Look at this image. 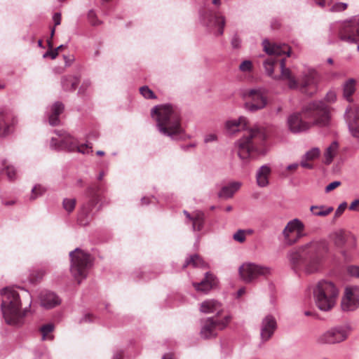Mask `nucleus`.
Masks as SVG:
<instances>
[{
  "label": "nucleus",
  "mask_w": 359,
  "mask_h": 359,
  "mask_svg": "<svg viewBox=\"0 0 359 359\" xmlns=\"http://www.w3.org/2000/svg\"><path fill=\"white\" fill-rule=\"evenodd\" d=\"M328 252L329 245L325 240L313 239L290 250L287 259L295 273L313 274L321 270Z\"/></svg>",
  "instance_id": "obj_1"
},
{
  "label": "nucleus",
  "mask_w": 359,
  "mask_h": 359,
  "mask_svg": "<svg viewBox=\"0 0 359 359\" xmlns=\"http://www.w3.org/2000/svg\"><path fill=\"white\" fill-rule=\"evenodd\" d=\"M23 292L21 297L13 287H4L1 291V310L5 322L8 325L22 326L25 323V317L30 311L31 295L27 290H23Z\"/></svg>",
  "instance_id": "obj_2"
},
{
  "label": "nucleus",
  "mask_w": 359,
  "mask_h": 359,
  "mask_svg": "<svg viewBox=\"0 0 359 359\" xmlns=\"http://www.w3.org/2000/svg\"><path fill=\"white\" fill-rule=\"evenodd\" d=\"M151 114L156 116L160 133L175 140L182 138L184 130L181 126L180 112L176 107L171 104L156 105L151 109Z\"/></svg>",
  "instance_id": "obj_3"
},
{
  "label": "nucleus",
  "mask_w": 359,
  "mask_h": 359,
  "mask_svg": "<svg viewBox=\"0 0 359 359\" xmlns=\"http://www.w3.org/2000/svg\"><path fill=\"white\" fill-rule=\"evenodd\" d=\"M266 139L267 135L263 128L255 127L247 130L243 137L235 143L238 156L242 160H247L254 155H266L268 151Z\"/></svg>",
  "instance_id": "obj_4"
},
{
  "label": "nucleus",
  "mask_w": 359,
  "mask_h": 359,
  "mask_svg": "<svg viewBox=\"0 0 359 359\" xmlns=\"http://www.w3.org/2000/svg\"><path fill=\"white\" fill-rule=\"evenodd\" d=\"M313 293L316 306L320 311L326 312L335 306L339 290L332 281L323 279L314 287Z\"/></svg>",
  "instance_id": "obj_5"
},
{
  "label": "nucleus",
  "mask_w": 359,
  "mask_h": 359,
  "mask_svg": "<svg viewBox=\"0 0 359 359\" xmlns=\"http://www.w3.org/2000/svg\"><path fill=\"white\" fill-rule=\"evenodd\" d=\"M302 115L313 126H328L331 119V107L323 100H313L302 107Z\"/></svg>",
  "instance_id": "obj_6"
},
{
  "label": "nucleus",
  "mask_w": 359,
  "mask_h": 359,
  "mask_svg": "<svg viewBox=\"0 0 359 359\" xmlns=\"http://www.w3.org/2000/svg\"><path fill=\"white\" fill-rule=\"evenodd\" d=\"M264 50L269 57L263 62L266 74L273 79L278 78L277 74H274L273 71L275 67L279 65V59L277 56L283 55H290V48L285 43H271L267 39H264L262 42Z\"/></svg>",
  "instance_id": "obj_7"
},
{
  "label": "nucleus",
  "mask_w": 359,
  "mask_h": 359,
  "mask_svg": "<svg viewBox=\"0 0 359 359\" xmlns=\"http://www.w3.org/2000/svg\"><path fill=\"white\" fill-rule=\"evenodd\" d=\"M71 261L70 271L78 283L87 277L88 270L91 265V259L89 253L76 248L69 252Z\"/></svg>",
  "instance_id": "obj_8"
},
{
  "label": "nucleus",
  "mask_w": 359,
  "mask_h": 359,
  "mask_svg": "<svg viewBox=\"0 0 359 359\" xmlns=\"http://www.w3.org/2000/svg\"><path fill=\"white\" fill-rule=\"evenodd\" d=\"M59 138L52 137L50 147L57 151H67L69 152L77 151L83 154H88L89 151H82L83 147H88V144L79 145V142L69 134L64 131L54 130Z\"/></svg>",
  "instance_id": "obj_9"
},
{
  "label": "nucleus",
  "mask_w": 359,
  "mask_h": 359,
  "mask_svg": "<svg viewBox=\"0 0 359 359\" xmlns=\"http://www.w3.org/2000/svg\"><path fill=\"white\" fill-rule=\"evenodd\" d=\"M242 96L246 100L244 107L250 112L261 110L268 103L266 91L262 88L245 89L242 93Z\"/></svg>",
  "instance_id": "obj_10"
},
{
  "label": "nucleus",
  "mask_w": 359,
  "mask_h": 359,
  "mask_svg": "<svg viewBox=\"0 0 359 359\" xmlns=\"http://www.w3.org/2000/svg\"><path fill=\"white\" fill-rule=\"evenodd\" d=\"M304 230L305 225L299 219L294 218L290 220L281 233L283 243L286 246H292L297 243L306 236Z\"/></svg>",
  "instance_id": "obj_11"
},
{
  "label": "nucleus",
  "mask_w": 359,
  "mask_h": 359,
  "mask_svg": "<svg viewBox=\"0 0 359 359\" xmlns=\"http://www.w3.org/2000/svg\"><path fill=\"white\" fill-rule=\"evenodd\" d=\"M200 21L209 32L217 36L223 34L225 25L224 16L209 8H204L200 11Z\"/></svg>",
  "instance_id": "obj_12"
},
{
  "label": "nucleus",
  "mask_w": 359,
  "mask_h": 359,
  "mask_svg": "<svg viewBox=\"0 0 359 359\" xmlns=\"http://www.w3.org/2000/svg\"><path fill=\"white\" fill-rule=\"evenodd\" d=\"M350 330L348 325L334 326L320 334L316 339V342L320 345L341 343L348 338Z\"/></svg>",
  "instance_id": "obj_13"
},
{
  "label": "nucleus",
  "mask_w": 359,
  "mask_h": 359,
  "mask_svg": "<svg viewBox=\"0 0 359 359\" xmlns=\"http://www.w3.org/2000/svg\"><path fill=\"white\" fill-rule=\"evenodd\" d=\"M231 317L226 316L222 320L207 318L201 320V336L203 339H210L217 335L218 330L224 329L230 322Z\"/></svg>",
  "instance_id": "obj_14"
},
{
  "label": "nucleus",
  "mask_w": 359,
  "mask_h": 359,
  "mask_svg": "<svg viewBox=\"0 0 359 359\" xmlns=\"http://www.w3.org/2000/svg\"><path fill=\"white\" fill-rule=\"evenodd\" d=\"M239 274L245 283H250L259 276H266L271 273V269L254 263H244L239 267Z\"/></svg>",
  "instance_id": "obj_15"
},
{
  "label": "nucleus",
  "mask_w": 359,
  "mask_h": 359,
  "mask_svg": "<svg viewBox=\"0 0 359 359\" xmlns=\"http://www.w3.org/2000/svg\"><path fill=\"white\" fill-rule=\"evenodd\" d=\"M100 186L97 184L89 186L86 189L84 194L87 201L81 207V216L88 219L95 213L94 209L100 200Z\"/></svg>",
  "instance_id": "obj_16"
},
{
  "label": "nucleus",
  "mask_w": 359,
  "mask_h": 359,
  "mask_svg": "<svg viewBox=\"0 0 359 359\" xmlns=\"http://www.w3.org/2000/svg\"><path fill=\"white\" fill-rule=\"evenodd\" d=\"M319 81V74L314 69H309L302 74L297 88L306 95H313L317 92Z\"/></svg>",
  "instance_id": "obj_17"
},
{
  "label": "nucleus",
  "mask_w": 359,
  "mask_h": 359,
  "mask_svg": "<svg viewBox=\"0 0 359 359\" xmlns=\"http://www.w3.org/2000/svg\"><path fill=\"white\" fill-rule=\"evenodd\" d=\"M341 308L344 312H352L359 308V286L346 287L341 301Z\"/></svg>",
  "instance_id": "obj_18"
},
{
  "label": "nucleus",
  "mask_w": 359,
  "mask_h": 359,
  "mask_svg": "<svg viewBox=\"0 0 359 359\" xmlns=\"http://www.w3.org/2000/svg\"><path fill=\"white\" fill-rule=\"evenodd\" d=\"M287 124L292 133L306 132L311 128L309 121L304 119L302 115V110L290 115L287 119Z\"/></svg>",
  "instance_id": "obj_19"
},
{
  "label": "nucleus",
  "mask_w": 359,
  "mask_h": 359,
  "mask_svg": "<svg viewBox=\"0 0 359 359\" xmlns=\"http://www.w3.org/2000/svg\"><path fill=\"white\" fill-rule=\"evenodd\" d=\"M345 118L351 135L359 139V107H348L345 111Z\"/></svg>",
  "instance_id": "obj_20"
},
{
  "label": "nucleus",
  "mask_w": 359,
  "mask_h": 359,
  "mask_svg": "<svg viewBox=\"0 0 359 359\" xmlns=\"http://www.w3.org/2000/svg\"><path fill=\"white\" fill-rule=\"evenodd\" d=\"M15 120L13 112L8 109L0 111V137H6L13 131Z\"/></svg>",
  "instance_id": "obj_21"
},
{
  "label": "nucleus",
  "mask_w": 359,
  "mask_h": 359,
  "mask_svg": "<svg viewBox=\"0 0 359 359\" xmlns=\"http://www.w3.org/2000/svg\"><path fill=\"white\" fill-rule=\"evenodd\" d=\"M277 329L276 318L271 315L265 316L260 325V337L262 342L267 341L273 335Z\"/></svg>",
  "instance_id": "obj_22"
},
{
  "label": "nucleus",
  "mask_w": 359,
  "mask_h": 359,
  "mask_svg": "<svg viewBox=\"0 0 359 359\" xmlns=\"http://www.w3.org/2000/svg\"><path fill=\"white\" fill-rule=\"evenodd\" d=\"M285 65V58H280V74H277L278 78L276 80H286L288 81V87L290 89H296L298 88V81L292 75L290 69L287 68Z\"/></svg>",
  "instance_id": "obj_23"
},
{
  "label": "nucleus",
  "mask_w": 359,
  "mask_h": 359,
  "mask_svg": "<svg viewBox=\"0 0 359 359\" xmlns=\"http://www.w3.org/2000/svg\"><path fill=\"white\" fill-rule=\"evenodd\" d=\"M64 104L61 102H55L47 109V116L50 126H55L60 124V115L63 112Z\"/></svg>",
  "instance_id": "obj_24"
},
{
  "label": "nucleus",
  "mask_w": 359,
  "mask_h": 359,
  "mask_svg": "<svg viewBox=\"0 0 359 359\" xmlns=\"http://www.w3.org/2000/svg\"><path fill=\"white\" fill-rule=\"evenodd\" d=\"M40 302L41 306L46 309H51L61 303L60 297L54 292L50 291H42L40 293Z\"/></svg>",
  "instance_id": "obj_25"
},
{
  "label": "nucleus",
  "mask_w": 359,
  "mask_h": 359,
  "mask_svg": "<svg viewBox=\"0 0 359 359\" xmlns=\"http://www.w3.org/2000/svg\"><path fill=\"white\" fill-rule=\"evenodd\" d=\"M248 120L244 116H240L238 119L228 120L225 123V129L231 135L241 130H247Z\"/></svg>",
  "instance_id": "obj_26"
},
{
  "label": "nucleus",
  "mask_w": 359,
  "mask_h": 359,
  "mask_svg": "<svg viewBox=\"0 0 359 359\" xmlns=\"http://www.w3.org/2000/svg\"><path fill=\"white\" fill-rule=\"evenodd\" d=\"M216 285L215 276L209 272L205 273V276L200 283H194L193 285L198 291L204 293L208 292Z\"/></svg>",
  "instance_id": "obj_27"
},
{
  "label": "nucleus",
  "mask_w": 359,
  "mask_h": 359,
  "mask_svg": "<svg viewBox=\"0 0 359 359\" xmlns=\"http://www.w3.org/2000/svg\"><path fill=\"white\" fill-rule=\"evenodd\" d=\"M271 173V168L266 165H262L256 174L257 185L260 187H266L269 184V176Z\"/></svg>",
  "instance_id": "obj_28"
},
{
  "label": "nucleus",
  "mask_w": 359,
  "mask_h": 359,
  "mask_svg": "<svg viewBox=\"0 0 359 359\" xmlns=\"http://www.w3.org/2000/svg\"><path fill=\"white\" fill-rule=\"evenodd\" d=\"M241 183L239 182H231L227 186H224L221 191L218 193L219 198H229L233 196V194L240 189Z\"/></svg>",
  "instance_id": "obj_29"
},
{
  "label": "nucleus",
  "mask_w": 359,
  "mask_h": 359,
  "mask_svg": "<svg viewBox=\"0 0 359 359\" xmlns=\"http://www.w3.org/2000/svg\"><path fill=\"white\" fill-rule=\"evenodd\" d=\"M221 309V304L215 299H208L201 304L200 311L202 313H210Z\"/></svg>",
  "instance_id": "obj_30"
},
{
  "label": "nucleus",
  "mask_w": 359,
  "mask_h": 359,
  "mask_svg": "<svg viewBox=\"0 0 359 359\" xmlns=\"http://www.w3.org/2000/svg\"><path fill=\"white\" fill-rule=\"evenodd\" d=\"M79 83V79L72 75L63 76L61 81L62 86L66 91H73L76 90Z\"/></svg>",
  "instance_id": "obj_31"
},
{
  "label": "nucleus",
  "mask_w": 359,
  "mask_h": 359,
  "mask_svg": "<svg viewBox=\"0 0 359 359\" xmlns=\"http://www.w3.org/2000/svg\"><path fill=\"white\" fill-rule=\"evenodd\" d=\"M189 265H192L194 267H204L205 263L198 255L194 254L186 259L182 267L185 269Z\"/></svg>",
  "instance_id": "obj_32"
},
{
  "label": "nucleus",
  "mask_w": 359,
  "mask_h": 359,
  "mask_svg": "<svg viewBox=\"0 0 359 359\" xmlns=\"http://www.w3.org/2000/svg\"><path fill=\"white\" fill-rule=\"evenodd\" d=\"M343 90L344 98L350 102H352L353 100L351 98V96L355 90V81L353 79H348L344 84Z\"/></svg>",
  "instance_id": "obj_33"
},
{
  "label": "nucleus",
  "mask_w": 359,
  "mask_h": 359,
  "mask_svg": "<svg viewBox=\"0 0 359 359\" xmlns=\"http://www.w3.org/2000/svg\"><path fill=\"white\" fill-rule=\"evenodd\" d=\"M339 147V144L337 141H333L330 146L327 148L325 152V164L329 165L333 160Z\"/></svg>",
  "instance_id": "obj_34"
},
{
  "label": "nucleus",
  "mask_w": 359,
  "mask_h": 359,
  "mask_svg": "<svg viewBox=\"0 0 359 359\" xmlns=\"http://www.w3.org/2000/svg\"><path fill=\"white\" fill-rule=\"evenodd\" d=\"M332 207H325L324 205H312L310 208L311 213L315 216L325 217L333 211Z\"/></svg>",
  "instance_id": "obj_35"
},
{
  "label": "nucleus",
  "mask_w": 359,
  "mask_h": 359,
  "mask_svg": "<svg viewBox=\"0 0 359 359\" xmlns=\"http://www.w3.org/2000/svg\"><path fill=\"white\" fill-rule=\"evenodd\" d=\"M340 39L342 41H347L348 43H355L358 44L357 49L359 51V16L356 21V34L355 35H345L341 34Z\"/></svg>",
  "instance_id": "obj_36"
},
{
  "label": "nucleus",
  "mask_w": 359,
  "mask_h": 359,
  "mask_svg": "<svg viewBox=\"0 0 359 359\" xmlns=\"http://www.w3.org/2000/svg\"><path fill=\"white\" fill-rule=\"evenodd\" d=\"M53 330L54 325L52 323H48L42 325L39 330L42 335V340H52L53 337L50 334L53 331Z\"/></svg>",
  "instance_id": "obj_37"
},
{
  "label": "nucleus",
  "mask_w": 359,
  "mask_h": 359,
  "mask_svg": "<svg viewBox=\"0 0 359 359\" xmlns=\"http://www.w3.org/2000/svg\"><path fill=\"white\" fill-rule=\"evenodd\" d=\"M2 165L4 166V170H6V175L9 180L13 181L15 179L16 170L13 166L6 165V160L2 161Z\"/></svg>",
  "instance_id": "obj_38"
},
{
  "label": "nucleus",
  "mask_w": 359,
  "mask_h": 359,
  "mask_svg": "<svg viewBox=\"0 0 359 359\" xmlns=\"http://www.w3.org/2000/svg\"><path fill=\"white\" fill-rule=\"evenodd\" d=\"M346 272L350 277L359 279V264H351L347 266Z\"/></svg>",
  "instance_id": "obj_39"
},
{
  "label": "nucleus",
  "mask_w": 359,
  "mask_h": 359,
  "mask_svg": "<svg viewBox=\"0 0 359 359\" xmlns=\"http://www.w3.org/2000/svg\"><path fill=\"white\" fill-rule=\"evenodd\" d=\"M46 191V189L40 184L35 185L32 189L30 196L31 200H34L39 196H42Z\"/></svg>",
  "instance_id": "obj_40"
},
{
  "label": "nucleus",
  "mask_w": 359,
  "mask_h": 359,
  "mask_svg": "<svg viewBox=\"0 0 359 359\" xmlns=\"http://www.w3.org/2000/svg\"><path fill=\"white\" fill-rule=\"evenodd\" d=\"M63 208L68 212H71L74 210L76 205V199L65 198L62 202Z\"/></svg>",
  "instance_id": "obj_41"
},
{
  "label": "nucleus",
  "mask_w": 359,
  "mask_h": 359,
  "mask_svg": "<svg viewBox=\"0 0 359 359\" xmlns=\"http://www.w3.org/2000/svg\"><path fill=\"white\" fill-rule=\"evenodd\" d=\"M141 95L146 99H156V96L154 93L147 86H144L140 88Z\"/></svg>",
  "instance_id": "obj_42"
},
{
  "label": "nucleus",
  "mask_w": 359,
  "mask_h": 359,
  "mask_svg": "<svg viewBox=\"0 0 359 359\" xmlns=\"http://www.w3.org/2000/svg\"><path fill=\"white\" fill-rule=\"evenodd\" d=\"M320 155V150L317 147H314L309 151H308L304 155V158L305 160L312 161L316 158H318Z\"/></svg>",
  "instance_id": "obj_43"
},
{
  "label": "nucleus",
  "mask_w": 359,
  "mask_h": 359,
  "mask_svg": "<svg viewBox=\"0 0 359 359\" xmlns=\"http://www.w3.org/2000/svg\"><path fill=\"white\" fill-rule=\"evenodd\" d=\"M233 238L239 242V243H243L245 242L246 238H245V231L243 229H238L233 236Z\"/></svg>",
  "instance_id": "obj_44"
},
{
  "label": "nucleus",
  "mask_w": 359,
  "mask_h": 359,
  "mask_svg": "<svg viewBox=\"0 0 359 359\" xmlns=\"http://www.w3.org/2000/svg\"><path fill=\"white\" fill-rule=\"evenodd\" d=\"M346 242L345 235L343 233H337L335 235L334 243L338 247L343 246Z\"/></svg>",
  "instance_id": "obj_45"
},
{
  "label": "nucleus",
  "mask_w": 359,
  "mask_h": 359,
  "mask_svg": "<svg viewBox=\"0 0 359 359\" xmlns=\"http://www.w3.org/2000/svg\"><path fill=\"white\" fill-rule=\"evenodd\" d=\"M346 8H347V4L342 3V2H338V3H336L335 4H334L330 8V11H332V12H341V11H343L346 10Z\"/></svg>",
  "instance_id": "obj_46"
},
{
  "label": "nucleus",
  "mask_w": 359,
  "mask_h": 359,
  "mask_svg": "<svg viewBox=\"0 0 359 359\" xmlns=\"http://www.w3.org/2000/svg\"><path fill=\"white\" fill-rule=\"evenodd\" d=\"M252 64L250 60H244L239 66V69L243 72H250L252 69Z\"/></svg>",
  "instance_id": "obj_47"
},
{
  "label": "nucleus",
  "mask_w": 359,
  "mask_h": 359,
  "mask_svg": "<svg viewBox=\"0 0 359 359\" xmlns=\"http://www.w3.org/2000/svg\"><path fill=\"white\" fill-rule=\"evenodd\" d=\"M347 208L346 202L341 203L337 208L334 212V218H337L342 215L346 208Z\"/></svg>",
  "instance_id": "obj_48"
},
{
  "label": "nucleus",
  "mask_w": 359,
  "mask_h": 359,
  "mask_svg": "<svg viewBox=\"0 0 359 359\" xmlns=\"http://www.w3.org/2000/svg\"><path fill=\"white\" fill-rule=\"evenodd\" d=\"M205 221L204 213L201 211H196L193 214L192 222Z\"/></svg>",
  "instance_id": "obj_49"
},
{
  "label": "nucleus",
  "mask_w": 359,
  "mask_h": 359,
  "mask_svg": "<svg viewBox=\"0 0 359 359\" xmlns=\"http://www.w3.org/2000/svg\"><path fill=\"white\" fill-rule=\"evenodd\" d=\"M231 43L233 48H238L241 46V40L237 34H235L231 39Z\"/></svg>",
  "instance_id": "obj_50"
},
{
  "label": "nucleus",
  "mask_w": 359,
  "mask_h": 359,
  "mask_svg": "<svg viewBox=\"0 0 359 359\" xmlns=\"http://www.w3.org/2000/svg\"><path fill=\"white\" fill-rule=\"evenodd\" d=\"M88 19L93 25H98L100 22L97 20L95 13L93 11H90L88 14Z\"/></svg>",
  "instance_id": "obj_51"
},
{
  "label": "nucleus",
  "mask_w": 359,
  "mask_h": 359,
  "mask_svg": "<svg viewBox=\"0 0 359 359\" xmlns=\"http://www.w3.org/2000/svg\"><path fill=\"white\" fill-rule=\"evenodd\" d=\"M341 184V182L339 181H334L331 183H330L326 187H325V192L326 193H328L332 190H334V189H336L337 187H338L339 185Z\"/></svg>",
  "instance_id": "obj_52"
},
{
  "label": "nucleus",
  "mask_w": 359,
  "mask_h": 359,
  "mask_svg": "<svg viewBox=\"0 0 359 359\" xmlns=\"http://www.w3.org/2000/svg\"><path fill=\"white\" fill-rule=\"evenodd\" d=\"M336 94L333 91H329L325 97V102L332 103L336 100Z\"/></svg>",
  "instance_id": "obj_53"
},
{
  "label": "nucleus",
  "mask_w": 359,
  "mask_h": 359,
  "mask_svg": "<svg viewBox=\"0 0 359 359\" xmlns=\"http://www.w3.org/2000/svg\"><path fill=\"white\" fill-rule=\"evenodd\" d=\"M217 140V135H215L214 133L207 134L204 137V142L205 143L212 142H215Z\"/></svg>",
  "instance_id": "obj_54"
},
{
  "label": "nucleus",
  "mask_w": 359,
  "mask_h": 359,
  "mask_svg": "<svg viewBox=\"0 0 359 359\" xmlns=\"http://www.w3.org/2000/svg\"><path fill=\"white\" fill-rule=\"evenodd\" d=\"M205 221L192 222V229L194 231H200L203 229Z\"/></svg>",
  "instance_id": "obj_55"
},
{
  "label": "nucleus",
  "mask_w": 359,
  "mask_h": 359,
  "mask_svg": "<svg viewBox=\"0 0 359 359\" xmlns=\"http://www.w3.org/2000/svg\"><path fill=\"white\" fill-rule=\"evenodd\" d=\"M57 55H58V53H57V50H55V49H54V50H50L46 51V52L43 54V57L44 58L48 57H50L51 59H53H53L56 58V57L57 56Z\"/></svg>",
  "instance_id": "obj_56"
},
{
  "label": "nucleus",
  "mask_w": 359,
  "mask_h": 359,
  "mask_svg": "<svg viewBox=\"0 0 359 359\" xmlns=\"http://www.w3.org/2000/svg\"><path fill=\"white\" fill-rule=\"evenodd\" d=\"M93 321V316L90 313L85 314L79 320V323H90Z\"/></svg>",
  "instance_id": "obj_57"
},
{
  "label": "nucleus",
  "mask_w": 359,
  "mask_h": 359,
  "mask_svg": "<svg viewBox=\"0 0 359 359\" xmlns=\"http://www.w3.org/2000/svg\"><path fill=\"white\" fill-rule=\"evenodd\" d=\"M90 85L91 82L90 80H84L79 90V93H83Z\"/></svg>",
  "instance_id": "obj_58"
},
{
  "label": "nucleus",
  "mask_w": 359,
  "mask_h": 359,
  "mask_svg": "<svg viewBox=\"0 0 359 359\" xmlns=\"http://www.w3.org/2000/svg\"><path fill=\"white\" fill-rule=\"evenodd\" d=\"M134 275L135 276V277L137 278V279H143V280H147V279H149L151 278L150 276H147L145 272H138V271H135L134 273Z\"/></svg>",
  "instance_id": "obj_59"
},
{
  "label": "nucleus",
  "mask_w": 359,
  "mask_h": 359,
  "mask_svg": "<svg viewBox=\"0 0 359 359\" xmlns=\"http://www.w3.org/2000/svg\"><path fill=\"white\" fill-rule=\"evenodd\" d=\"M53 20L55 23V26L59 25L61 23V14L60 13H55L53 16Z\"/></svg>",
  "instance_id": "obj_60"
},
{
  "label": "nucleus",
  "mask_w": 359,
  "mask_h": 359,
  "mask_svg": "<svg viewBox=\"0 0 359 359\" xmlns=\"http://www.w3.org/2000/svg\"><path fill=\"white\" fill-rule=\"evenodd\" d=\"M359 205V199L354 200L349 205V210L352 211H359L357 206Z\"/></svg>",
  "instance_id": "obj_61"
},
{
  "label": "nucleus",
  "mask_w": 359,
  "mask_h": 359,
  "mask_svg": "<svg viewBox=\"0 0 359 359\" xmlns=\"http://www.w3.org/2000/svg\"><path fill=\"white\" fill-rule=\"evenodd\" d=\"M306 161L307 160H305V158H304V157H302V161L300 163L301 166H302L303 168H305L312 169L313 165L309 163H307Z\"/></svg>",
  "instance_id": "obj_62"
},
{
  "label": "nucleus",
  "mask_w": 359,
  "mask_h": 359,
  "mask_svg": "<svg viewBox=\"0 0 359 359\" xmlns=\"http://www.w3.org/2000/svg\"><path fill=\"white\" fill-rule=\"evenodd\" d=\"M196 144L195 143H191V144H186V145H181L180 148L182 150H183L184 151H189V149L194 148V147H196Z\"/></svg>",
  "instance_id": "obj_63"
},
{
  "label": "nucleus",
  "mask_w": 359,
  "mask_h": 359,
  "mask_svg": "<svg viewBox=\"0 0 359 359\" xmlns=\"http://www.w3.org/2000/svg\"><path fill=\"white\" fill-rule=\"evenodd\" d=\"M112 359H123V353L121 351L114 353Z\"/></svg>",
  "instance_id": "obj_64"
}]
</instances>
